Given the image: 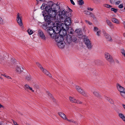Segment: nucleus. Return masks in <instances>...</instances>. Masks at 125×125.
<instances>
[{
  "label": "nucleus",
  "mask_w": 125,
  "mask_h": 125,
  "mask_svg": "<svg viewBox=\"0 0 125 125\" xmlns=\"http://www.w3.org/2000/svg\"><path fill=\"white\" fill-rule=\"evenodd\" d=\"M70 1L71 3L72 4H73V5H75V3H74V1H73V0H70Z\"/></svg>",
  "instance_id": "nucleus-52"
},
{
  "label": "nucleus",
  "mask_w": 125,
  "mask_h": 125,
  "mask_svg": "<svg viewBox=\"0 0 125 125\" xmlns=\"http://www.w3.org/2000/svg\"><path fill=\"white\" fill-rule=\"evenodd\" d=\"M58 114L64 120L67 119V118L66 117V115L63 113L60 112L58 113Z\"/></svg>",
  "instance_id": "nucleus-20"
},
{
  "label": "nucleus",
  "mask_w": 125,
  "mask_h": 125,
  "mask_svg": "<svg viewBox=\"0 0 125 125\" xmlns=\"http://www.w3.org/2000/svg\"><path fill=\"white\" fill-rule=\"evenodd\" d=\"M45 13H42V15L44 17L45 21L46 22L49 21L51 20V18L52 17L49 16L48 15L45 16V15L46 14Z\"/></svg>",
  "instance_id": "nucleus-17"
},
{
  "label": "nucleus",
  "mask_w": 125,
  "mask_h": 125,
  "mask_svg": "<svg viewBox=\"0 0 125 125\" xmlns=\"http://www.w3.org/2000/svg\"><path fill=\"white\" fill-rule=\"evenodd\" d=\"M104 6L108 8H111V6L110 5L107 4H105L104 5Z\"/></svg>",
  "instance_id": "nucleus-44"
},
{
  "label": "nucleus",
  "mask_w": 125,
  "mask_h": 125,
  "mask_svg": "<svg viewBox=\"0 0 125 125\" xmlns=\"http://www.w3.org/2000/svg\"><path fill=\"white\" fill-rule=\"evenodd\" d=\"M4 22L3 20L0 17V24H3Z\"/></svg>",
  "instance_id": "nucleus-39"
},
{
  "label": "nucleus",
  "mask_w": 125,
  "mask_h": 125,
  "mask_svg": "<svg viewBox=\"0 0 125 125\" xmlns=\"http://www.w3.org/2000/svg\"><path fill=\"white\" fill-rule=\"evenodd\" d=\"M57 44L59 47L60 48H63L64 47V44L63 41L57 43Z\"/></svg>",
  "instance_id": "nucleus-21"
},
{
  "label": "nucleus",
  "mask_w": 125,
  "mask_h": 125,
  "mask_svg": "<svg viewBox=\"0 0 125 125\" xmlns=\"http://www.w3.org/2000/svg\"><path fill=\"white\" fill-rule=\"evenodd\" d=\"M75 88L78 91H79L80 89L81 88L78 86H76L75 87Z\"/></svg>",
  "instance_id": "nucleus-41"
},
{
  "label": "nucleus",
  "mask_w": 125,
  "mask_h": 125,
  "mask_svg": "<svg viewBox=\"0 0 125 125\" xmlns=\"http://www.w3.org/2000/svg\"><path fill=\"white\" fill-rule=\"evenodd\" d=\"M60 8L59 6L57 4H54L52 7V9H48L47 10H44L42 13L47 12L48 15L52 18H55L57 13H58L60 10Z\"/></svg>",
  "instance_id": "nucleus-1"
},
{
  "label": "nucleus",
  "mask_w": 125,
  "mask_h": 125,
  "mask_svg": "<svg viewBox=\"0 0 125 125\" xmlns=\"http://www.w3.org/2000/svg\"><path fill=\"white\" fill-rule=\"evenodd\" d=\"M111 10L112 11H113L115 13L117 11V9L114 8H111Z\"/></svg>",
  "instance_id": "nucleus-35"
},
{
  "label": "nucleus",
  "mask_w": 125,
  "mask_h": 125,
  "mask_svg": "<svg viewBox=\"0 0 125 125\" xmlns=\"http://www.w3.org/2000/svg\"><path fill=\"white\" fill-rule=\"evenodd\" d=\"M73 30L72 29H71L70 31L69 30V32L71 34H73Z\"/></svg>",
  "instance_id": "nucleus-43"
},
{
  "label": "nucleus",
  "mask_w": 125,
  "mask_h": 125,
  "mask_svg": "<svg viewBox=\"0 0 125 125\" xmlns=\"http://www.w3.org/2000/svg\"><path fill=\"white\" fill-rule=\"evenodd\" d=\"M78 92L84 96H87L86 93L81 88Z\"/></svg>",
  "instance_id": "nucleus-23"
},
{
  "label": "nucleus",
  "mask_w": 125,
  "mask_h": 125,
  "mask_svg": "<svg viewBox=\"0 0 125 125\" xmlns=\"http://www.w3.org/2000/svg\"><path fill=\"white\" fill-rule=\"evenodd\" d=\"M1 75L4 76L5 77L7 78L8 79H11V77L8 75H6L5 74H1Z\"/></svg>",
  "instance_id": "nucleus-37"
},
{
  "label": "nucleus",
  "mask_w": 125,
  "mask_h": 125,
  "mask_svg": "<svg viewBox=\"0 0 125 125\" xmlns=\"http://www.w3.org/2000/svg\"><path fill=\"white\" fill-rule=\"evenodd\" d=\"M93 94L95 96L98 97L99 96V94L98 92L96 91L94 92L93 93Z\"/></svg>",
  "instance_id": "nucleus-32"
},
{
  "label": "nucleus",
  "mask_w": 125,
  "mask_h": 125,
  "mask_svg": "<svg viewBox=\"0 0 125 125\" xmlns=\"http://www.w3.org/2000/svg\"><path fill=\"white\" fill-rule=\"evenodd\" d=\"M69 99L72 103H77V104H81L82 102L79 100H76L74 98L70 96L69 97Z\"/></svg>",
  "instance_id": "nucleus-12"
},
{
  "label": "nucleus",
  "mask_w": 125,
  "mask_h": 125,
  "mask_svg": "<svg viewBox=\"0 0 125 125\" xmlns=\"http://www.w3.org/2000/svg\"><path fill=\"white\" fill-rule=\"evenodd\" d=\"M112 21L113 22L117 24H119L120 23V21L118 19L115 18H113L112 19Z\"/></svg>",
  "instance_id": "nucleus-25"
},
{
  "label": "nucleus",
  "mask_w": 125,
  "mask_h": 125,
  "mask_svg": "<svg viewBox=\"0 0 125 125\" xmlns=\"http://www.w3.org/2000/svg\"><path fill=\"white\" fill-rule=\"evenodd\" d=\"M34 86L35 88L36 87V88L38 89L39 88V87L38 85L36 84H35V85H34Z\"/></svg>",
  "instance_id": "nucleus-51"
},
{
  "label": "nucleus",
  "mask_w": 125,
  "mask_h": 125,
  "mask_svg": "<svg viewBox=\"0 0 125 125\" xmlns=\"http://www.w3.org/2000/svg\"><path fill=\"white\" fill-rule=\"evenodd\" d=\"M118 115L120 118L125 122V115L121 113H119Z\"/></svg>",
  "instance_id": "nucleus-22"
},
{
  "label": "nucleus",
  "mask_w": 125,
  "mask_h": 125,
  "mask_svg": "<svg viewBox=\"0 0 125 125\" xmlns=\"http://www.w3.org/2000/svg\"><path fill=\"white\" fill-rule=\"evenodd\" d=\"M46 4L45 3H43L42 4V6L41 7V8L42 10L44 9H46Z\"/></svg>",
  "instance_id": "nucleus-28"
},
{
  "label": "nucleus",
  "mask_w": 125,
  "mask_h": 125,
  "mask_svg": "<svg viewBox=\"0 0 125 125\" xmlns=\"http://www.w3.org/2000/svg\"><path fill=\"white\" fill-rule=\"evenodd\" d=\"M57 28L58 27L54 26L52 28H49L48 29V32L52 38H55V36L57 34L56 32L57 30Z\"/></svg>",
  "instance_id": "nucleus-3"
},
{
  "label": "nucleus",
  "mask_w": 125,
  "mask_h": 125,
  "mask_svg": "<svg viewBox=\"0 0 125 125\" xmlns=\"http://www.w3.org/2000/svg\"><path fill=\"white\" fill-rule=\"evenodd\" d=\"M123 35L125 37V33H124Z\"/></svg>",
  "instance_id": "nucleus-58"
},
{
  "label": "nucleus",
  "mask_w": 125,
  "mask_h": 125,
  "mask_svg": "<svg viewBox=\"0 0 125 125\" xmlns=\"http://www.w3.org/2000/svg\"><path fill=\"white\" fill-rule=\"evenodd\" d=\"M84 42L86 45L87 48L89 49H91L92 47L91 41L88 39H84Z\"/></svg>",
  "instance_id": "nucleus-10"
},
{
  "label": "nucleus",
  "mask_w": 125,
  "mask_h": 125,
  "mask_svg": "<svg viewBox=\"0 0 125 125\" xmlns=\"http://www.w3.org/2000/svg\"><path fill=\"white\" fill-rule=\"evenodd\" d=\"M98 61L99 62V60H98L96 61H95V63H96V62H98Z\"/></svg>",
  "instance_id": "nucleus-59"
},
{
  "label": "nucleus",
  "mask_w": 125,
  "mask_h": 125,
  "mask_svg": "<svg viewBox=\"0 0 125 125\" xmlns=\"http://www.w3.org/2000/svg\"><path fill=\"white\" fill-rule=\"evenodd\" d=\"M75 31L76 32H78V31H79V29L76 30H75Z\"/></svg>",
  "instance_id": "nucleus-57"
},
{
  "label": "nucleus",
  "mask_w": 125,
  "mask_h": 125,
  "mask_svg": "<svg viewBox=\"0 0 125 125\" xmlns=\"http://www.w3.org/2000/svg\"><path fill=\"white\" fill-rule=\"evenodd\" d=\"M87 9L88 10H90L91 11H92L94 10V9L93 8H91L90 7H88L87 8Z\"/></svg>",
  "instance_id": "nucleus-47"
},
{
  "label": "nucleus",
  "mask_w": 125,
  "mask_h": 125,
  "mask_svg": "<svg viewBox=\"0 0 125 125\" xmlns=\"http://www.w3.org/2000/svg\"><path fill=\"white\" fill-rule=\"evenodd\" d=\"M107 99L108 101H109L110 100L111 101H112V102H110L111 103L113 104V100L112 99L109 98H107Z\"/></svg>",
  "instance_id": "nucleus-40"
},
{
  "label": "nucleus",
  "mask_w": 125,
  "mask_h": 125,
  "mask_svg": "<svg viewBox=\"0 0 125 125\" xmlns=\"http://www.w3.org/2000/svg\"><path fill=\"white\" fill-rule=\"evenodd\" d=\"M67 13L64 10L60 11L59 13V15L60 17L63 19V18H65L67 17Z\"/></svg>",
  "instance_id": "nucleus-13"
},
{
  "label": "nucleus",
  "mask_w": 125,
  "mask_h": 125,
  "mask_svg": "<svg viewBox=\"0 0 125 125\" xmlns=\"http://www.w3.org/2000/svg\"><path fill=\"white\" fill-rule=\"evenodd\" d=\"M90 15L91 17H92L93 18H94L95 17L94 15L92 13H90Z\"/></svg>",
  "instance_id": "nucleus-48"
},
{
  "label": "nucleus",
  "mask_w": 125,
  "mask_h": 125,
  "mask_svg": "<svg viewBox=\"0 0 125 125\" xmlns=\"http://www.w3.org/2000/svg\"><path fill=\"white\" fill-rule=\"evenodd\" d=\"M1 123L0 122V125H1Z\"/></svg>",
  "instance_id": "nucleus-60"
},
{
  "label": "nucleus",
  "mask_w": 125,
  "mask_h": 125,
  "mask_svg": "<svg viewBox=\"0 0 125 125\" xmlns=\"http://www.w3.org/2000/svg\"><path fill=\"white\" fill-rule=\"evenodd\" d=\"M77 40V38L76 36L67 34L66 36L64 42L67 45H68L70 44L72 42H76Z\"/></svg>",
  "instance_id": "nucleus-2"
},
{
  "label": "nucleus",
  "mask_w": 125,
  "mask_h": 125,
  "mask_svg": "<svg viewBox=\"0 0 125 125\" xmlns=\"http://www.w3.org/2000/svg\"><path fill=\"white\" fill-rule=\"evenodd\" d=\"M54 4H53V2L52 1H49L47 2V4H46V10H47L48 9H52V7Z\"/></svg>",
  "instance_id": "nucleus-14"
},
{
  "label": "nucleus",
  "mask_w": 125,
  "mask_h": 125,
  "mask_svg": "<svg viewBox=\"0 0 125 125\" xmlns=\"http://www.w3.org/2000/svg\"><path fill=\"white\" fill-rule=\"evenodd\" d=\"M116 0H111L110 2L112 3H113L115 2Z\"/></svg>",
  "instance_id": "nucleus-50"
},
{
  "label": "nucleus",
  "mask_w": 125,
  "mask_h": 125,
  "mask_svg": "<svg viewBox=\"0 0 125 125\" xmlns=\"http://www.w3.org/2000/svg\"><path fill=\"white\" fill-rule=\"evenodd\" d=\"M38 34L39 36L44 40H46V37L42 31L41 30H38Z\"/></svg>",
  "instance_id": "nucleus-11"
},
{
  "label": "nucleus",
  "mask_w": 125,
  "mask_h": 125,
  "mask_svg": "<svg viewBox=\"0 0 125 125\" xmlns=\"http://www.w3.org/2000/svg\"><path fill=\"white\" fill-rule=\"evenodd\" d=\"M116 86L118 90L120 92L121 95L125 98V88L119 84H117Z\"/></svg>",
  "instance_id": "nucleus-4"
},
{
  "label": "nucleus",
  "mask_w": 125,
  "mask_h": 125,
  "mask_svg": "<svg viewBox=\"0 0 125 125\" xmlns=\"http://www.w3.org/2000/svg\"><path fill=\"white\" fill-rule=\"evenodd\" d=\"M22 17L21 14L18 13L17 15L16 21L19 25L22 28H23V24L22 22Z\"/></svg>",
  "instance_id": "nucleus-5"
},
{
  "label": "nucleus",
  "mask_w": 125,
  "mask_h": 125,
  "mask_svg": "<svg viewBox=\"0 0 125 125\" xmlns=\"http://www.w3.org/2000/svg\"><path fill=\"white\" fill-rule=\"evenodd\" d=\"M23 68L21 67L17 66L16 68V71L19 73H20L22 72Z\"/></svg>",
  "instance_id": "nucleus-19"
},
{
  "label": "nucleus",
  "mask_w": 125,
  "mask_h": 125,
  "mask_svg": "<svg viewBox=\"0 0 125 125\" xmlns=\"http://www.w3.org/2000/svg\"><path fill=\"white\" fill-rule=\"evenodd\" d=\"M90 13L88 11H85V14L86 15H90Z\"/></svg>",
  "instance_id": "nucleus-49"
},
{
  "label": "nucleus",
  "mask_w": 125,
  "mask_h": 125,
  "mask_svg": "<svg viewBox=\"0 0 125 125\" xmlns=\"http://www.w3.org/2000/svg\"><path fill=\"white\" fill-rule=\"evenodd\" d=\"M46 94L49 96L51 98H53V97L52 95L49 92H47Z\"/></svg>",
  "instance_id": "nucleus-36"
},
{
  "label": "nucleus",
  "mask_w": 125,
  "mask_h": 125,
  "mask_svg": "<svg viewBox=\"0 0 125 125\" xmlns=\"http://www.w3.org/2000/svg\"><path fill=\"white\" fill-rule=\"evenodd\" d=\"M122 105L123 107V108L125 110V105L124 104H122Z\"/></svg>",
  "instance_id": "nucleus-54"
},
{
  "label": "nucleus",
  "mask_w": 125,
  "mask_h": 125,
  "mask_svg": "<svg viewBox=\"0 0 125 125\" xmlns=\"http://www.w3.org/2000/svg\"><path fill=\"white\" fill-rule=\"evenodd\" d=\"M28 32L30 35H31L33 33V31L30 29H28Z\"/></svg>",
  "instance_id": "nucleus-33"
},
{
  "label": "nucleus",
  "mask_w": 125,
  "mask_h": 125,
  "mask_svg": "<svg viewBox=\"0 0 125 125\" xmlns=\"http://www.w3.org/2000/svg\"><path fill=\"white\" fill-rule=\"evenodd\" d=\"M16 60H15L14 61V62H16Z\"/></svg>",
  "instance_id": "nucleus-64"
},
{
  "label": "nucleus",
  "mask_w": 125,
  "mask_h": 125,
  "mask_svg": "<svg viewBox=\"0 0 125 125\" xmlns=\"http://www.w3.org/2000/svg\"><path fill=\"white\" fill-rule=\"evenodd\" d=\"M40 1H43V0H39Z\"/></svg>",
  "instance_id": "nucleus-62"
},
{
  "label": "nucleus",
  "mask_w": 125,
  "mask_h": 125,
  "mask_svg": "<svg viewBox=\"0 0 125 125\" xmlns=\"http://www.w3.org/2000/svg\"><path fill=\"white\" fill-rule=\"evenodd\" d=\"M85 21L86 23L90 25H92V23L91 22H90L87 20H85Z\"/></svg>",
  "instance_id": "nucleus-38"
},
{
  "label": "nucleus",
  "mask_w": 125,
  "mask_h": 125,
  "mask_svg": "<svg viewBox=\"0 0 125 125\" xmlns=\"http://www.w3.org/2000/svg\"><path fill=\"white\" fill-rule=\"evenodd\" d=\"M120 2L121 1H118L116 2H115V4L116 5H118L120 3Z\"/></svg>",
  "instance_id": "nucleus-45"
},
{
  "label": "nucleus",
  "mask_w": 125,
  "mask_h": 125,
  "mask_svg": "<svg viewBox=\"0 0 125 125\" xmlns=\"http://www.w3.org/2000/svg\"><path fill=\"white\" fill-rule=\"evenodd\" d=\"M0 78L1 79H2V78L1 77H0Z\"/></svg>",
  "instance_id": "nucleus-63"
},
{
  "label": "nucleus",
  "mask_w": 125,
  "mask_h": 125,
  "mask_svg": "<svg viewBox=\"0 0 125 125\" xmlns=\"http://www.w3.org/2000/svg\"><path fill=\"white\" fill-rule=\"evenodd\" d=\"M64 24H62V25L63 26V27H62V28H63L64 25V26L66 28V29L69 30V29H68L69 26L71 25V19L69 17H68L64 21Z\"/></svg>",
  "instance_id": "nucleus-6"
},
{
  "label": "nucleus",
  "mask_w": 125,
  "mask_h": 125,
  "mask_svg": "<svg viewBox=\"0 0 125 125\" xmlns=\"http://www.w3.org/2000/svg\"><path fill=\"white\" fill-rule=\"evenodd\" d=\"M66 120H67L68 121H69V122H72L73 123H74L76 125L77 124V123L75 121H74L73 119H68L67 118V119H66Z\"/></svg>",
  "instance_id": "nucleus-27"
},
{
  "label": "nucleus",
  "mask_w": 125,
  "mask_h": 125,
  "mask_svg": "<svg viewBox=\"0 0 125 125\" xmlns=\"http://www.w3.org/2000/svg\"><path fill=\"white\" fill-rule=\"evenodd\" d=\"M41 71L46 75L48 76L51 78H52L51 74L48 71L43 67L41 69Z\"/></svg>",
  "instance_id": "nucleus-16"
},
{
  "label": "nucleus",
  "mask_w": 125,
  "mask_h": 125,
  "mask_svg": "<svg viewBox=\"0 0 125 125\" xmlns=\"http://www.w3.org/2000/svg\"><path fill=\"white\" fill-rule=\"evenodd\" d=\"M104 55L105 58L108 62L111 63L114 62V60L112 56L109 53L105 52Z\"/></svg>",
  "instance_id": "nucleus-8"
},
{
  "label": "nucleus",
  "mask_w": 125,
  "mask_h": 125,
  "mask_svg": "<svg viewBox=\"0 0 125 125\" xmlns=\"http://www.w3.org/2000/svg\"><path fill=\"white\" fill-rule=\"evenodd\" d=\"M104 35L106 38L107 40L110 41H112V40L111 38V36L109 35L108 34L106 33L105 31L104 32Z\"/></svg>",
  "instance_id": "nucleus-18"
},
{
  "label": "nucleus",
  "mask_w": 125,
  "mask_h": 125,
  "mask_svg": "<svg viewBox=\"0 0 125 125\" xmlns=\"http://www.w3.org/2000/svg\"><path fill=\"white\" fill-rule=\"evenodd\" d=\"M109 102L110 103V102H112V101H111L110 100V101H109Z\"/></svg>",
  "instance_id": "nucleus-61"
},
{
  "label": "nucleus",
  "mask_w": 125,
  "mask_h": 125,
  "mask_svg": "<svg viewBox=\"0 0 125 125\" xmlns=\"http://www.w3.org/2000/svg\"><path fill=\"white\" fill-rule=\"evenodd\" d=\"M36 64L37 66L40 68V69L43 67L38 62H36Z\"/></svg>",
  "instance_id": "nucleus-34"
},
{
  "label": "nucleus",
  "mask_w": 125,
  "mask_h": 125,
  "mask_svg": "<svg viewBox=\"0 0 125 125\" xmlns=\"http://www.w3.org/2000/svg\"><path fill=\"white\" fill-rule=\"evenodd\" d=\"M2 107L3 108V106L2 105L0 104V108H1Z\"/></svg>",
  "instance_id": "nucleus-55"
},
{
  "label": "nucleus",
  "mask_w": 125,
  "mask_h": 125,
  "mask_svg": "<svg viewBox=\"0 0 125 125\" xmlns=\"http://www.w3.org/2000/svg\"><path fill=\"white\" fill-rule=\"evenodd\" d=\"M26 80L28 81H29L31 80V78L30 75H27L26 77Z\"/></svg>",
  "instance_id": "nucleus-31"
},
{
  "label": "nucleus",
  "mask_w": 125,
  "mask_h": 125,
  "mask_svg": "<svg viewBox=\"0 0 125 125\" xmlns=\"http://www.w3.org/2000/svg\"><path fill=\"white\" fill-rule=\"evenodd\" d=\"M56 32L57 33V34H58L59 33V35L63 37L66 35L67 33L65 29H61L60 28L58 27L57 30L56 31Z\"/></svg>",
  "instance_id": "nucleus-7"
},
{
  "label": "nucleus",
  "mask_w": 125,
  "mask_h": 125,
  "mask_svg": "<svg viewBox=\"0 0 125 125\" xmlns=\"http://www.w3.org/2000/svg\"><path fill=\"white\" fill-rule=\"evenodd\" d=\"M121 52L123 55L125 57V51L124 49H122L121 50Z\"/></svg>",
  "instance_id": "nucleus-29"
},
{
  "label": "nucleus",
  "mask_w": 125,
  "mask_h": 125,
  "mask_svg": "<svg viewBox=\"0 0 125 125\" xmlns=\"http://www.w3.org/2000/svg\"><path fill=\"white\" fill-rule=\"evenodd\" d=\"M123 24L124 25V27L125 28V21H124L123 22Z\"/></svg>",
  "instance_id": "nucleus-56"
},
{
  "label": "nucleus",
  "mask_w": 125,
  "mask_h": 125,
  "mask_svg": "<svg viewBox=\"0 0 125 125\" xmlns=\"http://www.w3.org/2000/svg\"><path fill=\"white\" fill-rule=\"evenodd\" d=\"M30 90L32 92H34V90L33 89V88L31 87Z\"/></svg>",
  "instance_id": "nucleus-53"
},
{
  "label": "nucleus",
  "mask_w": 125,
  "mask_h": 125,
  "mask_svg": "<svg viewBox=\"0 0 125 125\" xmlns=\"http://www.w3.org/2000/svg\"><path fill=\"white\" fill-rule=\"evenodd\" d=\"M94 32H96V35L98 36H100L101 33V30L99 29L97 27H94Z\"/></svg>",
  "instance_id": "nucleus-15"
},
{
  "label": "nucleus",
  "mask_w": 125,
  "mask_h": 125,
  "mask_svg": "<svg viewBox=\"0 0 125 125\" xmlns=\"http://www.w3.org/2000/svg\"><path fill=\"white\" fill-rule=\"evenodd\" d=\"M78 4L79 5H82L84 3L83 0H80L78 1Z\"/></svg>",
  "instance_id": "nucleus-30"
},
{
  "label": "nucleus",
  "mask_w": 125,
  "mask_h": 125,
  "mask_svg": "<svg viewBox=\"0 0 125 125\" xmlns=\"http://www.w3.org/2000/svg\"><path fill=\"white\" fill-rule=\"evenodd\" d=\"M12 121L14 125H19L16 121H15L13 120H12Z\"/></svg>",
  "instance_id": "nucleus-46"
},
{
  "label": "nucleus",
  "mask_w": 125,
  "mask_h": 125,
  "mask_svg": "<svg viewBox=\"0 0 125 125\" xmlns=\"http://www.w3.org/2000/svg\"><path fill=\"white\" fill-rule=\"evenodd\" d=\"M106 22L107 23V24L111 28H113V25L112 24L111 22L108 20H106Z\"/></svg>",
  "instance_id": "nucleus-24"
},
{
  "label": "nucleus",
  "mask_w": 125,
  "mask_h": 125,
  "mask_svg": "<svg viewBox=\"0 0 125 125\" xmlns=\"http://www.w3.org/2000/svg\"><path fill=\"white\" fill-rule=\"evenodd\" d=\"M31 87H30L27 84H25L24 86V88L26 91H28L29 90H30Z\"/></svg>",
  "instance_id": "nucleus-26"
},
{
  "label": "nucleus",
  "mask_w": 125,
  "mask_h": 125,
  "mask_svg": "<svg viewBox=\"0 0 125 125\" xmlns=\"http://www.w3.org/2000/svg\"><path fill=\"white\" fill-rule=\"evenodd\" d=\"M55 36V38L52 39H54L57 43L63 41V36L59 35V34H57Z\"/></svg>",
  "instance_id": "nucleus-9"
},
{
  "label": "nucleus",
  "mask_w": 125,
  "mask_h": 125,
  "mask_svg": "<svg viewBox=\"0 0 125 125\" xmlns=\"http://www.w3.org/2000/svg\"><path fill=\"white\" fill-rule=\"evenodd\" d=\"M118 7L120 8L121 9L123 7V4H121L119 5Z\"/></svg>",
  "instance_id": "nucleus-42"
}]
</instances>
